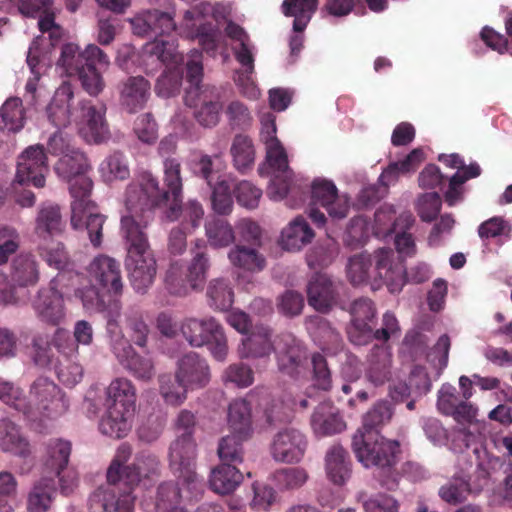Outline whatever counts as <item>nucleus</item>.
<instances>
[{
  "mask_svg": "<svg viewBox=\"0 0 512 512\" xmlns=\"http://www.w3.org/2000/svg\"><path fill=\"white\" fill-rule=\"evenodd\" d=\"M366 379L374 386H382L392 378V354L388 346L375 345L367 357Z\"/></svg>",
  "mask_w": 512,
  "mask_h": 512,
  "instance_id": "obj_28",
  "label": "nucleus"
},
{
  "mask_svg": "<svg viewBox=\"0 0 512 512\" xmlns=\"http://www.w3.org/2000/svg\"><path fill=\"white\" fill-rule=\"evenodd\" d=\"M126 323L132 341L141 348L146 347L150 329L143 319L142 312L135 307L129 308L126 312Z\"/></svg>",
  "mask_w": 512,
  "mask_h": 512,
  "instance_id": "obj_58",
  "label": "nucleus"
},
{
  "mask_svg": "<svg viewBox=\"0 0 512 512\" xmlns=\"http://www.w3.org/2000/svg\"><path fill=\"white\" fill-rule=\"evenodd\" d=\"M122 234L127 250L125 267L129 281L135 292L144 294L153 284L157 273L155 257L141 226H124Z\"/></svg>",
  "mask_w": 512,
  "mask_h": 512,
  "instance_id": "obj_8",
  "label": "nucleus"
},
{
  "mask_svg": "<svg viewBox=\"0 0 512 512\" xmlns=\"http://www.w3.org/2000/svg\"><path fill=\"white\" fill-rule=\"evenodd\" d=\"M181 163L177 158L163 160V183L151 172L144 171L131 182L125 192L126 213L120 224H148L156 219H175L183 200Z\"/></svg>",
  "mask_w": 512,
  "mask_h": 512,
  "instance_id": "obj_1",
  "label": "nucleus"
},
{
  "mask_svg": "<svg viewBox=\"0 0 512 512\" xmlns=\"http://www.w3.org/2000/svg\"><path fill=\"white\" fill-rule=\"evenodd\" d=\"M231 264L245 272L255 274L266 268V258L254 246L236 244L228 253Z\"/></svg>",
  "mask_w": 512,
  "mask_h": 512,
  "instance_id": "obj_40",
  "label": "nucleus"
},
{
  "mask_svg": "<svg viewBox=\"0 0 512 512\" xmlns=\"http://www.w3.org/2000/svg\"><path fill=\"white\" fill-rule=\"evenodd\" d=\"M391 417L392 409L388 402L376 403L364 415L362 428L352 440V448L358 461L367 468H377L378 474L375 477L389 490L397 486V475L393 467L399 453V442L384 438L376 429Z\"/></svg>",
  "mask_w": 512,
  "mask_h": 512,
  "instance_id": "obj_3",
  "label": "nucleus"
},
{
  "mask_svg": "<svg viewBox=\"0 0 512 512\" xmlns=\"http://www.w3.org/2000/svg\"><path fill=\"white\" fill-rule=\"evenodd\" d=\"M89 168L86 155L78 149L64 154L56 163L55 171L68 183L74 199L70 224H104L107 219L97 204L89 200L93 188L92 180L86 175Z\"/></svg>",
  "mask_w": 512,
  "mask_h": 512,
  "instance_id": "obj_4",
  "label": "nucleus"
},
{
  "mask_svg": "<svg viewBox=\"0 0 512 512\" xmlns=\"http://www.w3.org/2000/svg\"><path fill=\"white\" fill-rule=\"evenodd\" d=\"M82 118L86 121L91 140L101 143L109 137V127L105 119L106 107L92 105L90 101H81Z\"/></svg>",
  "mask_w": 512,
  "mask_h": 512,
  "instance_id": "obj_39",
  "label": "nucleus"
},
{
  "mask_svg": "<svg viewBox=\"0 0 512 512\" xmlns=\"http://www.w3.org/2000/svg\"><path fill=\"white\" fill-rule=\"evenodd\" d=\"M57 64L69 75H77L83 89L91 96L99 95L105 81L101 70L110 65L108 55L97 45L89 44L83 51L74 43L64 44Z\"/></svg>",
  "mask_w": 512,
  "mask_h": 512,
  "instance_id": "obj_6",
  "label": "nucleus"
},
{
  "mask_svg": "<svg viewBox=\"0 0 512 512\" xmlns=\"http://www.w3.org/2000/svg\"><path fill=\"white\" fill-rule=\"evenodd\" d=\"M74 91L68 82L61 84L55 91L46 113L49 121L57 128L67 127L73 119L72 102Z\"/></svg>",
  "mask_w": 512,
  "mask_h": 512,
  "instance_id": "obj_27",
  "label": "nucleus"
},
{
  "mask_svg": "<svg viewBox=\"0 0 512 512\" xmlns=\"http://www.w3.org/2000/svg\"><path fill=\"white\" fill-rule=\"evenodd\" d=\"M228 424L231 432L249 437L252 432L251 406L245 399H235L228 408Z\"/></svg>",
  "mask_w": 512,
  "mask_h": 512,
  "instance_id": "obj_46",
  "label": "nucleus"
},
{
  "mask_svg": "<svg viewBox=\"0 0 512 512\" xmlns=\"http://www.w3.org/2000/svg\"><path fill=\"white\" fill-rule=\"evenodd\" d=\"M225 162L219 154L213 156L201 154L192 161L191 169L197 177L202 178L209 187L225 182Z\"/></svg>",
  "mask_w": 512,
  "mask_h": 512,
  "instance_id": "obj_41",
  "label": "nucleus"
},
{
  "mask_svg": "<svg viewBox=\"0 0 512 512\" xmlns=\"http://www.w3.org/2000/svg\"><path fill=\"white\" fill-rule=\"evenodd\" d=\"M248 437H242L237 433H231L222 437L218 444L217 453L221 461L226 464H237L243 460V442Z\"/></svg>",
  "mask_w": 512,
  "mask_h": 512,
  "instance_id": "obj_54",
  "label": "nucleus"
},
{
  "mask_svg": "<svg viewBox=\"0 0 512 512\" xmlns=\"http://www.w3.org/2000/svg\"><path fill=\"white\" fill-rule=\"evenodd\" d=\"M56 484L53 477L43 476L31 487L26 500L28 512H48L54 501Z\"/></svg>",
  "mask_w": 512,
  "mask_h": 512,
  "instance_id": "obj_37",
  "label": "nucleus"
},
{
  "mask_svg": "<svg viewBox=\"0 0 512 512\" xmlns=\"http://www.w3.org/2000/svg\"><path fill=\"white\" fill-rule=\"evenodd\" d=\"M150 83L143 76H131L119 85V103L128 113L143 109L150 96Z\"/></svg>",
  "mask_w": 512,
  "mask_h": 512,
  "instance_id": "obj_26",
  "label": "nucleus"
},
{
  "mask_svg": "<svg viewBox=\"0 0 512 512\" xmlns=\"http://www.w3.org/2000/svg\"><path fill=\"white\" fill-rule=\"evenodd\" d=\"M25 124V110L19 97H10L0 109V131L18 132Z\"/></svg>",
  "mask_w": 512,
  "mask_h": 512,
  "instance_id": "obj_48",
  "label": "nucleus"
},
{
  "mask_svg": "<svg viewBox=\"0 0 512 512\" xmlns=\"http://www.w3.org/2000/svg\"><path fill=\"white\" fill-rule=\"evenodd\" d=\"M307 447L308 440L301 431L287 428L275 434L270 453L276 462L295 464L303 459Z\"/></svg>",
  "mask_w": 512,
  "mask_h": 512,
  "instance_id": "obj_18",
  "label": "nucleus"
},
{
  "mask_svg": "<svg viewBox=\"0 0 512 512\" xmlns=\"http://www.w3.org/2000/svg\"><path fill=\"white\" fill-rule=\"evenodd\" d=\"M442 200L437 192L425 193L419 197L417 212L424 222H432L440 212Z\"/></svg>",
  "mask_w": 512,
  "mask_h": 512,
  "instance_id": "obj_64",
  "label": "nucleus"
},
{
  "mask_svg": "<svg viewBox=\"0 0 512 512\" xmlns=\"http://www.w3.org/2000/svg\"><path fill=\"white\" fill-rule=\"evenodd\" d=\"M274 352L278 369L283 374L298 378L306 371L307 351L293 334H280L275 342Z\"/></svg>",
  "mask_w": 512,
  "mask_h": 512,
  "instance_id": "obj_16",
  "label": "nucleus"
},
{
  "mask_svg": "<svg viewBox=\"0 0 512 512\" xmlns=\"http://www.w3.org/2000/svg\"><path fill=\"white\" fill-rule=\"evenodd\" d=\"M327 477L336 485H343L351 476L348 452L339 444L332 445L325 455Z\"/></svg>",
  "mask_w": 512,
  "mask_h": 512,
  "instance_id": "obj_35",
  "label": "nucleus"
},
{
  "mask_svg": "<svg viewBox=\"0 0 512 512\" xmlns=\"http://www.w3.org/2000/svg\"><path fill=\"white\" fill-rule=\"evenodd\" d=\"M0 400L15 410L22 412L24 416L28 411L27 399L23 395V391L11 382L0 380Z\"/></svg>",
  "mask_w": 512,
  "mask_h": 512,
  "instance_id": "obj_61",
  "label": "nucleus"
},
{
  "mask_svg": "<svg viewBox=\"0 0 512 512\" xmlns=\"http://www.w3.org/2000/svg\"><path fill=\"white\" fill-rule=\"evenodd\" d=\"M209 305L214 309L226 311L234 302V292L230 282L224 278L210 281L207 288Z\"/></svg>",
  "mask_w": 512,
  "mask_h": 512,
  "instance_id": "obj_52",
  "label": "nucleus"
},
{
  "mask_svg": "<svg viewBox=\"0 0 512 512\" xmlns=\"http://www.w3.org/2000/svg\"><path fill=\"white\" fill-rule=\"evenodd\" d=\"M309 479L303 467H285L275 470L270 475L274 487L280 492H293L303 487Z\"/></svg>",
  "mask_w": 512,
  "mask_h": 512,
  "instance_id": "obj_45",
  "label": "nucleus"
},
{
  "mask_svg": "<svg viewBox=\"0 0 512 512\" xmlns=\"http://www.w3.org/2000/svg\"><path fill=\"white\" fill-rule=\"evenodd\" d=\"M34 309L37 315L47 323L57 325L63 320L65 316L63 297L53 282L48 288L39 290L34 301Z\"/></svg>",
  "mask_w": 512,
  "mask_h": 512,
  "instance_id": "obj_29",
  "label": "nucleus"
},
{
  "mask_svg": "<svg viewBox=\"0 0 512 512\" xmlns=\"http://www.w3.org/2000/svg\"><path fill=\"white\" fill-rule=\"evenodd\" d=\"M469 494H472L470 483L460 474H455L438 490L441 500L449 505H457L464 502Z\"/></svg>",
  "mask_w": 512,
  "mask_h": 512,
  "instance_id": "obj_51",
  "label": "nucleus"
},
{
  "mask_svg": "<svg viewBox=\"0 0 512 512\" xmlns=\"http://www.w3.org/2000/svg\"><path fill=\"white\" fill-rule=\"evenodd\" d=\"M122 305L119 300H110L108 303L101 304V307L96 312L102 314L106 321V334L110 349H115L117 354L123 352L124 347H128V339L122 332L119 325L121 318Z\"/></svg>",
  "mask_w": 512,
  "mask_h": 512,
  "instance_id": "obj_30",
  "label": "nucleus"
},
{
  "mask_svg": "<svg viewBox=\"0 0 512 512\" xmlns=\"http://www.w3.org/2000/svg\"><path fill=\"white\" fill-rule=\"evenodd\" d=\"M201 58L202 54L198 50H193L190 60L186 64V78L189 82V88L186 91L185 103H190V98H192L194 94L203 92L206 87L201 85L203 77Z\"/></svg>",
  "mask_w": 512,
  "mask_h": 512,
  "instance_id": "obj_57",
  "label": "nucleus"
},
{
  "mask_svg": "<svg viewBox=\"0 0 512 512\" xmlns=\"http://www.w3.org/2000/svg\"><path fill=\"white\" fill-rule=\"evenodd\" d=\"M131 26L135 35L154 38L145 45V51L169 68L157 80L158 95L166 98L175 95L181 86L182 71L179 67L184 58L178 52L173 36L177 30L173 15L160 10H148L136 15L131 20Z\"/></svg>",
  "mask_w": 512,
  "mask_h": 512,
  "instance_id": "obj_2",
  "label": "nucleus"
},
{
  "mask_svg": "<svg viewBox=\"0 0 512 512\" xmlns=\"http://www.w3.org/2000/svg\"><path fill=\"white\" fill-rule=\"evenodd\" d=\"M275 350L272 342V330L268 326H256L253 331L242 338L237 352L240 359H269Z\"/></svg>",
  "mask_w": 512,
  "mask_h": 512,
  "instance_id": "obj_23",
  "label": "nucleus"
},
{
  "mask_svg": "<svg viewBox=\"0 0 512 512\" xmlns=\"http://www.w3.org/2000/svg\"><path fill=\"white\" fill-rule=\"evenodd\" d=\"M90 282L95 281L114 295L123 292L120 264L107 255L96 256L88 267Z\"/></svg>",
  "mask_w": 512,
  "mask_h": 512,
  "instance_id": "obj_21",
  "label": "nucleus"
},
{
  "mask_svg": "<svg viewBox=\"0 0 512 512\" xmlns=\"http://www.w3.org/2000/svg\"><path fill=\"white\" fill-rule=\"evenodd\" d=\"M423 159L422 149H413L403 160L390 163L380 174L378 183L385 187L388 193L390 185H394L402 174L415 171Z\"/></svg>",
  "mask_w": 512,
  "mask_h": 512,
  "instance_id": "obj_38",
  "label": "nucleus"
},
{
  "mask_svg": "<svg viewBox=\"0 0 512 512\" xmlns=\"http://www.w3.org/2000/svg\"><path fill=\"white\" fill-rule=\"evenodd\" d=\"M220 326L213 317L187 318L181 323L180 331L192 347H202Z\"/></svg>",
  "mask_w": 512,
  "mask_h": 512,
  "instance_id": "obj_34",
  "label": "nucleus"
},
{
  "mask_svg": "<svg viewBox=\"0 0 512 512\" xmlns=\"http://www.w3.org/2000/svg\"><path fill=\"white\" fill-rule=\"evenodd\" d=\"M176 377L190 390L204 388L210 381V367L206 359L195 352L183 355L177 361Z\"/></svg>",
  "mask_w": 512,
  "mask_h": 512,
  "instance_id": "obj_22",
  "label": "nucleus"
},
{
  "mask_svg": "<svg viewBox=\"0 0 512 512\" xmlns=\"http://www.w3.org/2000/svg\"><path fill=\"white\" fill-rule=\"evenodd\" d=\"M225 114L228 118L229 125L231 128L245 129L252 123V116L248 107L241 101H231L226 110Z\"/></svg>",
  "mask_w": 512,
  "mask_h": 512,
  "instance_id": "obj_63",
  "label": "nucleus"
},
{
  "mask_svg": "<svg viewBox=\"0 0 512 512\" xmlns=\"http://www.w3.org/2000/svg\"><path fill=\"white\" fill-rule=\"evenodd\" d=\"M55 229L56 226H37V234L40 237L39 251L50 267L62 270L68 264V256L62 243L52 239Z\"/></svg>",
  "mask_w": 512,
  "mask_h": 512,
  "instance_id": "obj_33",
  "label": "nucleus"
},
{
  "mask_svg": "<svg viewBox=\"0 0 512 512\" xmlns=\"http://www.w3.org/2000/svg\"><path fill=\"white\" fill-rule=\"evenodd\" d=\"M394 252L388 248H380L372 258L367 253L354 255L348 260L346 267L350 282L357 286L371 281L374 290L385 284L392 293L400 292L403 278V265L395 261Z\"/></svg>",
  "mask_w": 512,
  "mask_h": 512,
  "instance_id": "obj_5",
  "label": "nucleus"
},
{
  "mask_svg": "<svg viewBox=\"0 0 512 512\" xmlns=\"http://www.w3.org/2000/svg\"><path fill=\"white\" fill-rule=\"evenodd\" d=\"M310 425L317 437L332 436L346 429V423L339 409L330 401L322 402L314 409Z\"/></svg>",
  "mask_w": 512,
  "mask_h": 512,
  "instance_id": "obj_25",
  "label": "nucleus"
},
{
  "mask_svg": "<svg viewBox=\"0 0 512 512\" xmlns=\"http://www.w3.org/2000/svg\"><path fill=\"white\" fill-rule=\"evenodd\" d=\"M190 390L177 377L170 374L159 376V392L165 403L173 406L182 404L187 398V391Z\"/></svg>",
  "mask_w": 512,
  "mask_h": 512,
  "instance_id": "obj_55",
  "label": "nucleus"
},
{
  "mask_svg": "<svg viewBox=\"0 0 512 512\" xmlns=\"http://www.w3.org/2000/svg\"><path fill=\"white\" fill-rule=\"evenodd\" d=\"M106 413L99 423L102 434L122 438L131 428L136 408V388L125 377L113 379L105 390Z\"/></svg>",
  "mask_w": 512,
  "mask_h": 512,
  "instance_id": "obj_7",
  "label": "nucleus"
},
{
  "mask_svg": "<svg viewBox=\"0 0 512 512\" xmlns=\"http://www.w3.org/2000/svg\"><path fill=\"white\" fill-rule=\"evenodd\" d=\"M314 236L310 226H286L281 232L279 243L287 251H298L310 243Z\"/></svg>",
  "mask_w": 512,
  "mask_h": 512,
  "instance_id": "obj_56",
  "label": "nucleus"
},
{
  "mask_svg": "<svg viewBox=\"0 0 512 512\" xmlns=\"http://www.w3.org/2000/svg\"><path fill=\"white\" fill-rule=\"evenodd\" d=\"M0 448L3 452L23 458L31 453L30 443L20 428L5 418L0 419Z\"/></svg>",
  "mask_w": 512,
  "mask_h": 512,
  "instance_id": "obj_36",
  "label": "nucleus"
},
{
  "mask_svg": "<svg viewBox=\"0 0 512 512\" xmlns=\"http://www.w3.org/2000/svg\"><path fill=\"white\" fill-rule=\"evenodd\" d=\"M71 443L61 438L50 439L46 443L44 467L47 472L59 474L68 466Z\"/></svg>",
  "mask_w": 512,
  "mask_h": 512,
  "instance_id": "obj_43",
  "label": "nucleus"
},
{
  "mask_svg": "<svg viewBox=\"0 0 512 512\" xmlns=\"http://www.w3.org/2000/svg\"><path fill=\"white\" fill-rule=\"evenodd\" d=\"M198 495H191L187 486L179 483L165 482L158 488L156 501V512L171 510L173 507H179L182 499L196 498Z\"/></svg>",
  "mask_w": 512,
  "mask_h": 512,
  "instance_id": "obj_47",
  "label": "nucleus"
},
{
  "mask_svg": "<svg viewBox=\"0 0 512 512\" xmlns=\"http://www.w3.org/2000/svg\"><path fill=\"white\" fill-rule=\"evenodd\" d=\"M11 278L23 287L37 283L39 279L38 266L31 254H20L13 260Z\"/></svg>",
  "mask_w": 512,
  "mask_h": 512,
  "instance_id": "obj_49",
  "label": "nucleus"
},
{
  "mask_svg": "<svg viewBox=\"0 0 512 512\" xmlns=\"http://www.w3.org/2000/svg\"><path fill=\"white\" fill-rule=\"evenodd\" d=\"M132 454L130 445L123 443L107 470V485L97 488L89 498L90 512H133L135 497L127 489L120 493V466Z\"/></svg>",
  "mask_w": 512,
  "mask_h": 512,
  "instance_id": "obj_9",
  "label": "nucleus"
},
{
  "mask_svg": "<svg viewBox=\"0 0 512 512\" xmlns=\"http://www.w3.org/2000/svg\"><path fill=\"white\" fill-rule=\"evenodd\" d=\"M217 7L209 3L199 5L186 10L183 17L182 27L186 30V36L191 39H198L199 44L207 53H215L218 48L217 28L205 20V16L213 14L217 20Z\"/></svg>",
  "mask_w": 512,
  "mask_h": 512,
  "instance_id": "obj_13",
  "label": "nucleus"
},
{
  "mask_svg": "<svg viewBox=\"0 0 512 512\" xmlns=\"http://www.w3.org/2000/svg\"><path fill=\"white\" fill-rule=\"evenodd\" d=\"M308 304L315 310L327 312L336 300V285L326 274H316L307 286Z\"/></svg>",
  "mask_w": 512,
  "mask_h": 512,
  "instance_id": "obj_31",
  "label": "nucleus"
},
{
  "mask_svg": "<svg viewBox=\"0 0 512 512\" xmlns=\"http://www.w3.org/2000/svg\"><path fill=\"white\" fill-rule=\"evenodd\" d=\"M318 7V0H284L281 9L287 17H293V30L302 33Z\"/></svg>",
  "mask_w": 512,
  "mask_h": 512,
  "instance_id": "obj_42",
  "label": "nucleus"
},
{
  "mask_svg": "<svg viewBox=\"0 0 512 512\" xmlns=\"http://www.w3.org/2000/svg\"><path fill=\"white\" fill-rule=\"evenodd\" d=\"M210 188L212 189L211 202L214 212L219 215L230 214L233 209V200L227 180Z\"/></svg>",
  "mask_w": 512,
  "mask_h": 512,
  "instance_id": "obj_60",
  "label": "nucleus"
},
{
  "mask_svg": "<svg viewBox=\"0 0 512 512\" xmlns=\"http://www.w3.org/2000/svg\"><path fill=\"white\" fill-rule=\"evenodd\" d=\"M351 323L347 328L351 343L358 346L367 345L372 340V328L376 321V308L368 298L353 301L350 308Z\"/></svg>",
  "mask_w": 512,
  "mask_h": 512,
  "instance_id": "obj_17",
  "label": "nucleus"
},
{
  "mask_svg": "<svg viewBox=\"0 0 512 512\" xmlns=\"http://www.w3.org/2000/svg\"><path fill=\"white\" fill-rule=\"evenodd\" d=\"M120 466L121 483L131 492L140 484L146 486V482L159 475L160 462L157 456L149 451H141L136 454L131 465Z\"/></svg>",
  "mask_w": 512,
  "mask_h": 512,
  "instance_id": "obj_20",
  "label": "nucleus"
},
{
  "mask_svg": "<svg viewBox=\"0 0 512 512\" xmlns=\"http://www.w3.org/2000/svg\"><path fill=\"white\" fill-rule=\"evenodd\" d=\"M222 381L238 388H246L253 384V370L246 364L238 362L230 364L222 373Z\"/></svg>",
  "mask_w": 512,
  "mask_h": 512,
  "instance_id": "obj_59",
  "label": "nucleus"
},
{
  "mask_svg": "<svg viewBox=\"0 0 512 512\" xmlns=\"http://www.w3.org/2000/svg\"><path fill=\"white\" fill-rule=\"evenodd\" d=\"M119 363L136 379L149 381L155 375L153 359L148 355L136 353L128 340V347L117 354L115 349H110Z\"/></svg>",
  "mask_w": 512,
  "mask_h": 512,
  "instance_id": "obj_32",
  "label": "nucleus"
},
{
  "mask_svg": "<svg viewBox=\"0 0 512 512\" xmlns=\"http://www.w3.org/2000/svg\"><path fill=\"white\" fill-rule=\"evenodd\" d=\"M99 172L105 182L125 180L130 175L127 159L119 151L108 155L100 164Z\"/></svg>",
  "mask_w": 512,
  "mask_h": 512,
  "instance_id": "obj_53",
  "label": "nucleus"
},
{
  "mask_svg": "<svg viewBox=\"0 0 512 512\" xmlns=\"http://www.w3.org/2000/svg\"><path fill=\"white\" fill-rule=\"evenodd\" d=\"M69 409L65 393L51 379L38 377L30 385L25 417L31 421L57 419Z\"/></svg>",
  "mask_w": 512,
  "mask_h": 512,
  "instance_id": "obj_10",
  "label": "nucleus"
},
{
  "mask_svg": "<svg viewBox=\"0 0 512 512\" xmlns=\"http://www.w3.org/2000/svg\"><path fill=\"white\" fill-rule=\"evenodd\" d=\"M318 206L323 207L332 220H342L350 208L347 195H339L335 184L326 179H315L312 182L311 203L308 208L309 218L315 224H325V214Z\"/></svg>",
  "mask_w": 512,
  "mask_h": 512,
  "instance_id": "obj_12",
  "label": "nucleus"
},
{
  "mask_svg": "<svg viewBox=\"0 0 512 512\" xmlns=\"http://www.w3.org/2000/svg\"><path fill=\"white\" fill-rule=\"evenodd\" d=\"M266 159L274 176L267 189L268 196L273 200H282L292 188L293 172L288 165V156L280 141L266 144Z\"/></svg>",
  "mask_w": 512,
  "mask_h": 512,
  "instance_id": "obj_15",
  "label": "nucleus"
},
{
  "mask_svg": "<svg viewBox=\"0 0 512 512\" xmlns=\"http://www.w3.org/2000/svg\"><path fill=\"white\" fill-rule=\"evenodd\" d=\"M46 155L42 146H30L19 157L16 178L20 184H31L36 188L45 186L48 171Z\"/></svg>",
  "mask_w": 512,
  "mask_h": 512,
  "instance_id": "obj_19",
  "label": "nucleus"
},
{
  "mask_svg": "<svg viewBox=\"0 0 512 512\" xmlns=\"http://www.w3.org/2000/svg\"><path fill=\"white\" fill-rule=\"evenodd\" d=\"M196 444L189 434H182L169 447V467L191 495L201 494L204 484L196 472Z\"/></svg>",
  "mask_w": 512,
  "mask_h": 512,
  "instance_id": "obj_11",
  "label": "nucleus"
},
{
  "mask_svg": "<svg viewBox=\"0 0 512 512\" xmlns=\"http://www.w3.org/2000/svg\"><path fill=\"white\" fill-rule=\"evenodd\" d=\"M233 192L237 202L247 209L256 208L262 197V190L247 180L239 182Z\"/></svg>",
  "mask_w": 512,
  "mask_h": 512,
  "instance_id": "obj_62",
  "label": "nucleus"
},
{
  "mask_svg": "<svg viewBox=\"0 0 512 512\" xmlns=\"http://www.w3.org/2000/svg\"><path fill=\"white\" fill-rule=\"evenodd\" d=\"M234 167L241 173L251 169L255 160L254 145L250 137L238 134L234 137L230 149Z\"/></svg>",
  "mask_w": 512,
  "mask_h": 512,
  "instance_id": "obj_50",
  "label": "nucleus"
},
{
  "mask_svg": "<svg viewBox=\"0 0 512 512\" xmlns=\"http://www.w3.org/2000/svg\"><path fill=\"white\" fill-rule=\"evenodd\" d=\"M220 92L215 86L207 85L203 92L194 94L190 98L188 106L198 107L195 117L198 123L204 127H214L220 120L222 104Z\"/></svg>",
  "mask_w": 512,
  "mask_h": 512,
  "instance_id": "obj_24",
  "label": "nucleus"
},
{
  "mask_svg": "<svg viewBox=\"0 0 512 512\" xmlns=\"http://www.w3.org/2000/svg\"><path fill=\"white\" fill-rule=\"evenodd\" d=\"M242 479V473L235 465L222 463L211 471L209 483L213 491L225 495L233 492Z\"/></svg>",
  "mask_w": 512,
  "mask_h": 512,
  "instance_id": "obj_44",
  "label": "nucleus"
},
{
  "mask_svg": "<svg viewBox=\"0 0 512 512\" xmlns=\"http://www.w3.org/2000/svg\"><path fill=\"white\" fill-rule=\"evenodd\" d=\"M207 268L208 259L203 253H197L187 268L178 262L172 263L165 277L168 290L175 295H185L196 289L203 283Z\"/></svg>",
  "mask_w": 512,
  "mask_h": 512,
  "instance_id": "obj_14",
  "label": "nucleus"
}]
</instances>
